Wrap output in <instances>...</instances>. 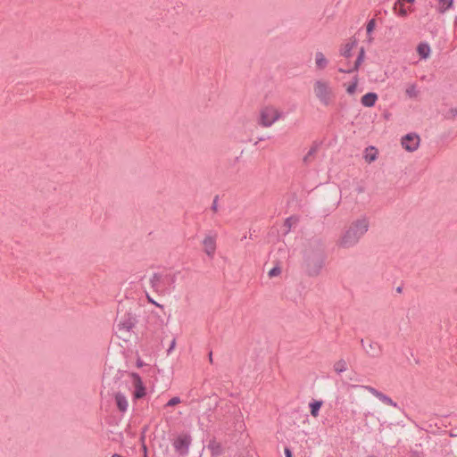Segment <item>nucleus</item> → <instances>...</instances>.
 Returning a JSON list of instances; mask_svg holds the SVG:
<instances>
[{"label":"nucleus","instance_id":"nucleus-19","mask_svg":"<svg viewBox=\"0 0 457 457\" xmlns=\"http://www.w3.org/2000/svg\"><path fill=\"white\" fill-rule=\"evenodd\" d=\"M333 368L335 372L340 374L347 370L348 365L345 360H339L334 363Z\"/></svg>","mask_w":457,"mask_h":457},{"label":"nucleus","instance_id":"nucleus-6","mask_svg":"<svg viewBox=\"0 0 457 457\" xmlns=\"http://www.w3.org/2000/svg\"><path fill=\"white\" fill-rule=\"evenodd\" d=\"M216 240L217 237L215 235H207L203 240V249L211 258L213 257L216 251Z\"/></svg>","mask_w":457,"mask_h":457},{"label":"nucleus","instance_id":"nucleus-16","mask_svg":"<svg viewBox=\"0 0 457 457\" xmlns=\"http://www.w3.org/2000/svg\"><path fill=\"white\" fill-rule=\"evenodd\" d=\"M417 53L422 59H428L431 54V48L427 43H420L417 46Z\"/></svg>","mask_w":457,"mask_h":457},{"label":"nucleus","instance_id":"nucleus-28","mask_svg":"<svg viewBox=\"0 0 457 457\" xmlns=\"http://www.w3.org/2000/svg\"><path fill=\"white\" fill-rule=\"evenodd\" d=\"M175 346V341H172L170 346V349H169V352H170Z\"/></svg>","mask_w":457,"mask_h":457},{"label":"nucleus","instance_id":"nucleus-14","mask_svg":"<svg viewBox=\"0 0 457 457\" xmlns=\"http://www.w3.org/2000/svg\"><path fill=\"white\" fill-rule=\"evenodd\" d=\"M378 151L373 146L367 147L364 151L363 158L366 162L371 163L378 158Z\"/></svg>","mask_w":457,"mask_h":457},{"label":"nucleus","instance_id":"nucleus-17","mask_svg":"<svg viewBox=\"0 0 457 457\" xmlns=\"http://www.w3.org/2000/svg\"><path fill=\"white\" fill-rule=\"evenodd\" d=\"M453 5V0H438L436 4V11L440 13H445L451 9Z\"/></svg>","mask_w":457,"mask_h":457},{"label":"nucleus","instance_id":"nucleus-25","mask_svg":"<svg viewBox=\"0 0 457 457\" xmlns=\"http://www.w3.org/2000/svg\"><path fill=\"white\" fill-rule=\"evenodd\" d=\"M146 297H147V300H148L151 303H153V304L156 305V306H157V307H159V308H162V305H161L160 303H156L153 298H151V296H150V295H147V296H146Z\"/></svg>","mask_w":457,"mask_h":457},{"label":"nucleus","instance_id":"nucleus-7","mask_svg":"<svg viewBox=\"0 0 457 457\" xmlns=\"http://www.w3.org/2000/svg\"><path fill=\"white\" fill-rule=\"evenodd\" d=\"M415 0H397L394 5V11L401 17H406L411 11L410 6L406 4H413Z\"/></svg>","mask_w":457,"mask_h":457},{"label":"nucleus","instance_id":"nucleus-5","mask_svg":"<svg viewBox=\"0 0 457 457\" xmlns=\"http://www.w3.org/2000/svg\"><path fill=\"white\" fill-rule=\"evenodd\" d=\"M420 143V138L417 134L410 133L402 137V146L408 152L416 151Z\"/></svg>","mask_w":457,"mask_h":457},{"label":"nucleus","instance_id":"nucleus-23","mask_svg":"<svg viewBox=\"0 0 457 457\" xmlns=\"http://www.w3.org/2000/svg\"><path fill=\"white\" fill-rule=\"evenodd\" d=\"M376 28V21L374 19H371L367 24V32L371 33Z\"/></svg>","mask_w":457,"mask_h":457},{"label":"nucleus","instance_id":"nucleus-20","mask_svg":"<svg viewBox=\"0 0 457 457\" xmlns=\"http://www.w3.org/2000/svg\"><path fill=\"white\" fill-rule=\"evenodd\" d=\"M322 405L321 402L316 401L310 403V409H311V414L314 418H317L319 416L320 409Z\"/></svg>","mask_w":457,"mask_h":457},{"label":"nucleus","instance_id":"nucleus-3","mask_svg":"<svg viewBox=\"0 0 457 457\" xmlns=\"http://www.w3.org/2000/svg\"><path fill=\"white\" fill-rule=\"evenodd\" d=\"M284 119V112L275 104H262L257 113V123L263 129L271 128L273 125Z\"/></svg>","mask_w":457,"mask_h":457},{"label":"nucleus","instance_id":"nucleus-4","mask_svg":"<svg viewBox=\"0 0 457 457\" xmlns=\"http://www.w3.org/2000/svg\"><path fill=\"white\" fill-rule=\"evenodd\" d=\"M129 383L133 388V399L138 400L145 396L146 387L143 383L142 378L137 373L129 374Z\"/></svg>","mask_w":457,"mask_h":457},{"label":"nucleus","instance_id":"nucleus-8","mask_svg":"<svg viewBox=\"0 0 457 457\" xmlns=\"http://www.w3.org/2000/svg\"><path fill=\"white\" fill-rule=\"evenodd\" d=\"M361 388L368 391L369 393H370L371 395H373L374 396L378 398L383 403L389 405V406H396V403H394V401L390 397H388L387 395H384L383 393L378 391L374 387L370 386H361Z\"/></svg>","mask_w":457,"mask_h":457},{"label":"nucleus","instance_id":"nucleus-1","mask_svg":"<svg viewBox=\"0 0 457 457\" xmlns=\"http://www.w3.org/2000/svg\"><path fill=\"white\" fill-rule=\"evenodd\" d=\"M370 221L367 217H360L353 220L340 234L337 245L342 249L354 247L368 232Z\"/></svg>","mask_w":457,"mask_h":457},{"label":"nucleus","instance_id":"nucleus-13","mask_svg":"<svg viewBox=\"0 0 457 457\" xmlns=\"http://www.w3.org/2000/svg\"><path fill=\"white\" fill-rule=\"evenodd\" d=\"M363 59H364V49L361 47L359 51V54H358L356 61L353 64L348 65V67H346V68L340 67L338 69V71L340 72H348V73L354 71L361 64V62H363Z\"/></svg>","mask_w":457,"mask_h":457},{"label":"nucleus","instance_id":"nucleus-18","mask_svg":"<svg viewBox=\"0 0 457 457\" xmlns=\"http://www.w3.org/2000/svg\"><path fill=\"white\" fill-rule=\"evenodd\" d=\"M405 96L411 99L416 98L419 96L417 86L415 84L408 85L405 89Z\"/></svg>","mask_w":457,"mask_h":457},{"label":"nucleus","instance_id":"nucleus-12","mask_svg":"<svg viewBox=\"0 0 457 457\" xmlns=\"http://www.w3.org/2000/svg\"><path fill=\"white\" fill-rule=\"evenodd\" d=\"M328 62H329L328 59L326 57V55L322 52L317 51L314 54L315 68L318 71L325 70L328 67Z\"/></svg>","mask_w":457,"mask_h":457},{"label":"nucleus","instance_id":"nucleus-22","mask_svg":"<svg viewBox=\"0 0 457 457\" xmlns=\"http://www.w3.org/2000/svg\"><path fill=\"white\" fill-rule=\"evenodd\" d=\"M356 88H357V80H355L354 82H353L352 84L347 86L346 92L348 94L352 95L355 92Z\"/></svg>","mask_w":457,"mask_h":457},{"label":"nucleus","instance_id":"nucleus-24","mask_svg":"<svg viewBox=\"0 0 457 457\" xmlns=\"http://www.w3.org/2000/svg\"><path fill=\"white\" fill-rule=\"evenodd\" d=\"M181 403L180 398L176 396V397L171 398V399L167 403V404H166V405H167V406H175V405H177V404H179V403Z\"/></svg>","mask_w":457,"mask_h":457},{"label":"nucleus","instance_id":"nucleus-2","mask_svg":"<svg viewBox=\"0 0 457 457\" xmlns=\"http://www.w3.org/2000/svg\"><path fill=\"white\" fill-rule=\"evenodd\" d=\"M312 94L319 104L323 107H329L336 100L335 88L328 79L319 78L312 83Z\"/></svg>","mask_w":457,"mask_h":457},{"label":"nucleus","instance_id":"nucleus-27","mask_svg":"<svg viewBox=\"0 0 457 457\" xmlns=\"http://www.w3.org/2000/svg\"><path fill=\"white\" fill-rule=\"evenodd\" d=\"M179 442H180L181 444H187V439H179V441L176 442V445L179 444Z\"/></svg>","mask_w":457,"mask_h":457},{"label":"nucleus","instance_id":"nucleus-21","mask_svg":"<svg viewBox=\"0 0 457 457\" xmlns=\"http://www.w3.org/2000/svg\"><path fill=\"white\" fill-rule=\"evenodd\" d=\"M281 274V268L279 266H275L270 269L268 272L270 278H275Z\"/></svg>","mask_w":457,"mask_h":457},{"label":"nucleus","instance_id":"nucleus-11","mask_svg":"<svg viewBox=\"0 0 457 457\" xmlns=\"http://www.w3.org/2000/svg\"><path fill=\"white\" fill-rule=\"evenodd\" d=\"M169 275L162 276L161 274H154L152 278L153 287H155L157 293L165 294L166 290L162 288V284L168 281Z\"/></svg>","mask_w":457,"mask_h":457},{"label":"nucleus","instance_id":"nucleus-26","mask_svg":"<svg viewBox=\"0 0 457 457\" xmlns=\"http://www.w3.org/2000/svg\"><path fill=\"white\" fill-rule=\"evenodd\" d=\"M286 457H293V454L289 448H285L284 450Z\"/></svg>","mask_w":457,"mask_h":457},{"label":"nucleus","instance_id":"nucleus-9","mask_svg":"<svg viewBox=\"0 0 457 457\" xmlns=\"http://www.w3.org/2000/svg\"><path fill=\"white\" fill-rule=\"evenodd\" d=\"M356 46H357V40L353 39V38L349 39L347 42H345V44H343L341 46V48H340L341 56H343L345 59H349L350 57H352V55H353L352 53L356 48Z\"/></svg>","mask_w":457,"mask_h":457},{"label":"nucleus","instance_id":"nucleus-10","mask_svg":"<svg viewBox=\"0 0 457 457\" xmlns=\"http://www.w3.org/2000/svg\"><path fill=\"white\" fill-rule=\"evenodd\" d=\"M114 401L117 406V409L120 412H126L129 409V401L125 394L121 392H116L114 394Z\"/></svg>","mask_w":457,"mask_h":457},{"label":"nucleus","instance_id":"nucleus-15","mask_svg":"<svg viewBox=\"0 0 457 457\" xmlns=\"http://www.w3.org/2000/svg\"><path fill=\"white\" fill-rule=\"evenodd\" d=\"M378 100V96L375 93H367L365 94L361 99V103L366 107H372L375 105Z\"/></svg>","mask_w":457,"mask_h":457}]
</instances>
